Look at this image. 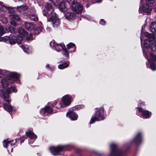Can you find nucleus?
Wrapping results in <instances>:
<instances>
[{"instance_id":"f257e3e1","label":"nucleus","mask_w":156,"mask_h":156,"mask_svg":"<svg viewBox=\"0 0 156 156\" xmlns=\"http://www.w3.org/2000/svg\"><path fill=\"white\" fill-rule=\"evenodd\" d=\"M104 112L103 107H101L98 108L95 116L91 118L90 122V124L93 123L96 121H101L104 119Z\"/></svg>"},{"instance_id":"f03ea898","label":"nucleus","mask_w":156,"mask_h":156,"mask_svg":"<svg viewBox=\"0 0 156 156\" xmlns=\"http://www.w3.org/2000/svg\"><path fill=\"white\" fill-rule=\"evenodd\" d=\"M51 12H48V16L46 17L48 21L52 22V26L54 27H57L60 24L59 20L57 17L55 13H53L52 14L49 15Z\"/></svg>"},{"instance_id":"7ed1b4c3","label":"nucleus","mask_w":156,"mask_h":156,"mask_svg":"<svg viewBox=\"0 0 156 156\" xmlns=\"http://www.w3.org/2000/svg\"><path fill=\"white\" fill-rule=\"evenodd\" d=\"M144 47L146 48H150L154 51H156V44L153 38L145 39Z\"/></svg>"},{"instance_id":"20e7f679","label":"nucleus","mask_w":156,"mask_h":156,"mask_svg":"<svg viewBox=\"0 0 156 156\" xmlns=\"http://www.w3.org/2000/svg\"><path fill=\"white\" fill-rule=\"evenodd\" d=\"M111 154L110 156H122L124 153L120 152L118 149L117 146L115 144H112L110 146Z\"/></svg>"},{"instance_id":"39448f33","label":"nucleus","mask_w":156,"mask_h":156,"mask_svg":"<svg viewBox=\"0 0 156 156\" xmlns=\"http://www.w3.org/2000/svg\"><path fill=\"white\" fill-rule=\"evenodd\" d=\"M10 19V23L12 25L15 27L17 25V23L20 21L21 19L19 15L15 13L9 15Z\"/></svg>"},{"instance_id":"423d86ee","label":"nucleus","mask_w":156,"mask_h":156,"mask_svg":"<svg viewBox=\"0 0 156 156\" xmlns=\"http://www.w3.org/2000/svg\"><path fill=\"white\" fill-rule=\"evenodd\" d=\"M72 10L76 13H80L83 10V7L81 4L79 2H76L72 5Z\"/></svg>"},{"instance_id":"0eeeda50","label":"nucleus","mask_w":156,"mask_h":156,"mask_svg":"<svg viewBox=\"0 0 156 156\" xmlns=\"http://www.w3.org/2000/svg\"><path fill=\"white\" fill-rule=\"evenodd\" d=\"M50 45L51 47L54 48L58 52L60 51L61 49L63 48V47H65L64 45L57 44L54 40H52L50 42Z\"/></svg>"},{"instance_id":"6e6552de","label":"nucleus","mask_w":156,"mask_h":156,"mask_svg":"<svg viewBox=\"0 0 156 156\" xmlns=\"http://www.w3.org/2000/svg\"><path fill=\"white\" fill-rule=\"evenodd\" d=\"M45 7L46 9V10H44L43 12L44 16H46V17L48 16V12H51L49 14V15H50L52 14L53 13H55L53 12V8L52 7L51 5L48 3L46 4Z\"/></svg>"},{"instance_id":"1a4fd4ad","label":"nucleus","mask_w":156,"mask_h":156,"mask_svg":"<svg viewBox=\"0 0 156 156\" xmlns=\"http://www.w3.org/2000/svg\"><path fill=\"white\" fill-rule=\"evenodd\" d=\"M23 40V38L22 36H17V37L13 36L11 38H10L9 43L11 44H13L17 42L18 44H20Z\"/></svg>"},{"instance_id":"9d476101","label":"nucleus","mask_w":156,"mask_h":156,"mask_svg":"<svg viewBox=\"0 0 156 156\" xmlns=\"http://www.w3.org/2000/svg\"><path fill=\"white\" fill-rule=\"evenodd\" d=\"M72 108H70L66 114V116H69V117L72 120H76L77 119V114L73 111Z\"/></svg>"},{"instance_id":"9b49d317","label":"nucleus","mask_w":156,"mask_h":156,"mask_svg":"<svg viewBox=\"0 0 156 156\" xmlns=\"http://www.w3.org/2000/svg\"><path fill=\"white\" fill-rule=\"evenodd\" d=\"M52 112V108L50 106H46L40 110L41 113L43 116H45L49 113H51Z\"/></svg>"},{"instance_id":"f8f14e48","label":"nucleus","mask_w":156,"mask_h":156,"mask_svg":"<svg viewBox=\"0 0 156 156\" xmlns=\"http://www.w3.org/2000/svg\"><path fill=\"white\" fill-rule=\"evenodd\" d=\"M63 147H55L54 146H52L49 148V150L51 153L54 155H56V153L61 151Z\"/></svg>"},{"instance_id":"ddd939ff","label":"nucleus","mask_w":156,"mask_h":156,"mask_svg":"<svg viewBox=\"0 0 156 156\" xmlns=\"http://www.w3.org/2000/svg\"><path fill=\"white\" fill-rule=\"evenodd\" d=\"M71 100V98L68 95L64 96L62 98L63 104L65 106H68L70 104Z\"/></svg>"},{"instance_id":"4468645a","label":"nucleus","mask_w":156,"mask_h":156,"mask_svg":"<svg viewBox=\"0 0 156 156\" xmlns=\"http://www.w3.org/2000/svg\"><path fill=\"white\" fill-rule=\"evenodd\" d=\"M138 111L142 112V115L143 117L145 118H147L151 116V113L148 111L143 110L141 108H138Z\"/></svg>"},{"instance_id":"2eb2a0df","label":"nucleus","mask_w":156,"mask_h":156,"mask_svg":"<svg viewBox=\"0 0 156 156\" xmlns=\"http://www.w3.org/2000/svg\"><path fill=\"white\" fill-rule=\"evenodd\" d=\"M30 13L29 15L30 19L32 21H37L38 20L37 15L35 13V11L34 10H30Z\"/></svg>"},{"instance_id":"dca6fc26","label":"nucleus","mask_w":156,"mask_h":156,"mask_svg":"<svg viewBox=\"0 0 156 156\" xmlns=\"http://www.w3.org/2000/svg\"><path fill=\"white\" fill-rule=\"evenodd\" d=\"M152 6L147 3L143 5L142 8V9L144 12L147 13V14L150 13L152 10Z\"/></svg>"},{"instance_id":"f3484780","label":"nucleus","mask_w":156,"mask_h":156,"mask_svg":"<svg viewBox=\"0 0 156 156\" xmlns=\"http://www.w3.org/2000/svg\"><path fill=\"white\" fill-rule=\"evenodd\" d=\"M24 26L25 28L28 31H30L33 30L35 28L34 24L30 23L24 22Z\"/></svg>"},{"instance_id":"a211bd4d","label":"nucleus","mask_w":156,"mask_h":156,"mask_svg":"<svg viewBox=\"0 0 156 156\" xmlns=\"http://www.w3.org/2000/svg\"><path fill=\"white\" fill-rule=\"evenodd\" d=\"M141 134L140 133H139L134 138L133 141L136 144H138L141 143Z\"/></svg>"},{"instance_id":"6ab92c4d","label":"nucleus","mask_w":156,"mask_h":156,"mask_svg":"<svg viewBox=\"0 0 156 156\" xmlns=\"http://www.w3.org/2000/svg\"><path fill=\"white\" fill-rule=\"evenodd\" d=\"M75 14L72 12H68L65 14V17L68 20L72 19L75 17Z\"/></svg>"},{"instance_id":"aec40b11","label":"nucleus","mask_w":156,"mask_h":156,"mask_svg":"<svg viewBox=\"0 0 156 156\" xmlns=\"http://www.w3.org/2000/svg\"><path fill=\"white\" fill-rule=\"evenodd\" d=\"M20 76V75L16 73H12L10 74L9 80L13 79H17Z\"/></svg>"},{"instance_id":"412c9836","label":"nucleus","mask_w":156,"mask_h":156,"mask_svg":"<svg viewBox=\"0 0 156 156\" xmlns=\"http://www.w3.org/2000/svg\"><path fill=\"white\" fill-rule=\"evenodd\" d=\"M26 134L27 136H29L30 139H35L37 138V135L31 131L27 132Z\"/></svg>"},{"instance_id":"4be33fe9","label":"nucleus","mask_w":156,"mask_h":156,"mask_svg":"<svg viewBox=\"0 0 156 156\" xmlns=\"http://www.w3.org/2000/svg\"><path fill=\"white\" fill-rule=\"evenodd\" d=\"M58 8L62 12H65L67 10V8L64 3L62 2H60L58 6Z\"/></svg>"},{"instance_id":"5701e85b","label":"nucleus","mask_w":156,"mask_h":156,"mask_svg":"<svg viewBox=\"0 0 156 156\" xmlns=\"http://www.w3.org/2000/svg\"><path fill=\"white\" fill-rule=\"evenodd\" d=\"M17 91V90L16 89V87L12 86L9 88H7L5 92L9 94L12 92L16 93V92Z\"/></svg>"},{"instance_id":"b1692460","label":"nucleus","mask_w":156,"mask_h":156,"mask_svg":"<svg viewBox=\"0 0 156 156\" xmlns=\"http://www.w3.org/2000/svg\"><path fill=\"white\" fill-rule=\"evenodd\" d=\"M17 9L20 12L24 11L28 9V7L25 5H23L20 6H18L16 7Z\"/></svg>"},{"instance_id":"393cba45","label":"nucleus","mask_w":156,"mask_h":156,"mask_svg":"<svg viewBox=\"0 0 156 156\" xmlns=\"http://www.w3.org/2000/svg\"><path fill=\"white\" fill-rule=\"evenodd\" d=\"M19 34L20 35V36H22L23 37V36H26L27 34V33L24 30V29L20 28L18 31Z\"/></svg>"},{"instance_id":"a878e982","label":"nucleus","mask_w":156,"mask_h":156,"mask_svg":"<svg viewBox=\"0 0 156 156\" xmlns=\"http://www.w3.org/2000/svg\"><path fill=\"white\" fill-rule=\"evenodd\" d=\"M4 108L8 112H11L12 110V106L6 104H3Z\"/></svg>"},{"instance_id":"bb28decb","label":"nucleus","mask_w":156,"mask_h":156,"mask_svg":"<svg viewBox=\"0 0 156 156\" xmlns=\"http://www.w3.org/2000/svg\"><path fill=\"white\" fill-rule=\"evenodd\" d=\"M150 31L152 32H154L156 31V23H152L149 28Z\"/></svg>"},{"instance_id":"cd10ccee","label":"nucleus","mask_w":156,"mask_h":156,"mask_svg":"<svg viewBox=\"0 0 156 156\" xmlns=\"http://www.w3.org/2000/svg\"><path fill=\"white\" fill-rule=\"evenodd\" d=\"M44 29L41 27H38L33 30L34 33L35 34H39V33L43 31Z\"/></svg>"},{"instance_id":"c85d7f7f","label":"nucleus","mask_w":156,"mask_h":156,"mask_svg":"<svg viewBox=\"0 0 156 156\" xmlns=\"http://www.w3.org/2000/svg\"><path fill=\"white\" fill-rule=\"evenodd\" d=\"M69 62H65L58 66V68L60 69H63L68 67L69 65Z\"/></svg>"},{"instance_id":"c756f323","label":"nucleus","mask_w":156,"mask_h":156,"mask_svg":"<svg viewBox=\"0 0 156 156\" xmlns=\"http://www.w3.org/2000/svg\"><path fill=\"white\" fill-rule=\"evenodd\" d=\"M3 95L5 100L8 103H10L11 101V100L9 98L8 94L5 92L3 93Z\"/></svg>"},{"instance_id":"7c9ffc66","label":"nucleus","mask_w":156,"mask_h":156,"mask_svg":"<svg viewBox=\"0 0 156 156\" xmlns=\"http://www.w3.org/2000/svg\"><path fill=\"white\" fill-rule=\"evenodd\" d=\"M1 82L3 86L4 87H6L9 83L8 80L7 79L2 80Z\"/></svg>"},{"instance_id":"2f4dec72","label":"nucleus","mask_w":156,"mask_h":156,"mask_svg":"<svg viewBox=\"0 0 156 156\" xmlns=\"http://www.w3.org/2000/svg\"><path fill=\"white\" fill-rule=\"evenodd\" d=\"M67 47L68 49H69L71 48H73L74 49L73 51H76V48L75 45L73 43H69L68 44Z\"/></svg>"},{"instance_id":"473e14b6","label":"nucleus","mask_w":156,"mask_h":156,"mask_svg":"<svg viewBox=\"0 0 156 156\" xmlns=\"http://www.w3.org/2000/svg\"><path fill=\"white\" fill-rule=\"evenodd\" d=\"M10 37L9 36H4L0 38V41H3L5 42L9 40H10Z\"/></svg>"},{"instance_id":"72a5a7b5","label":"nucleus","mask_w":156,"mask_h":156,"mask_svg":"<svg viewBox=\"0 0 156 156\" xmlns=\"http://www.w3.org/2000/svg\"><path fill=\"white\" fill-rule=\"evenodd\" d=\"M12 141H9L8 139H7L3 141V145L5 147H7V145L10 143L12 142Z\"/></svg>"},{"instance_id":"f704fd0d","label":"nucleus","mask_w":156,"mask_h":156,"mask_svg":"<svg viewBox=\"0 0 156 156\" xmlns=\"http://www.w3.org/2000/svg\"><path fill=\"white\" fill-rule=\"evenodd\" d=\"M65 47H63V48H62L63 50V51L62 52V54L65 56H68L69 55V53L67 51L66 49L65 48Z\"/></svg>"},{"instance_id":"c9c22d12","label":"nucleus","mask_w":156,"mask_h":156,"mask_svg":"<svg viewBox=\"0 0 156 156\" xmlns=\"http://www.w3.org/2000/svg\"><path fill=\"white\" fill-rule=\"evenodd\" d=\"M144 35L145 36H146L148 38L147 39H152L153 38V34H149L147 32H146L145 33Z\"/></svg>"},{"instance_id":"e433bc0d","label":"nucleus","mask_w":156,"mask_h":156,"mask_svg":"<svg viewBox=\"0 0 156 156\" xmlns=\"http://www.w3.org/2000/svg\"><path fill=\"white\" fill-rule=\"evenodd\" d=\"M5 12L2 7H0V16L3 17L5 16Z\"/></svg>"},{"instance_id":"4c0bfd02","label":"nucleus","mask_w":156,"mask_h":156,"mask_svg":"<svg viewBox=\"0 0 156 156\" xmlns=\"http://www.w3.org/2000/svg\"><path fill=\"white\" fill-rule=\"evenodd\" d=\"M84 107V106L83 105H78L75 106V107H73L72 108V109L73 110H77L79 109H80L81 108H83Z\"/></svg>"},{"instance_id":"58836bf2","label":"nucleus","mask_w":156,"mask_h":156,"mask_svg":"<svg viewBox=\"0 0 156 156\" xmlns=\"http://www.w3.org/2000/svg\"><path fill=\"white\" fill-rule=\"evenodd\" d=\"M6 9H7L9 12L11 13V14H14V11L13 8H11L8 7H7Z\"/></svg>"},{"instance_id":"ea45409f","label":"nucleus","mask_w":156,"mask_h":156,"mask_svg":"<svg viewBox=\"0 0 156 156\" xmlns=\"http://www.w3.org/2000/svg\"><path fill=\"white\" fill-rule=\"evenodd\" d=\"M22 48L24 52L28 53H29L30 51H29V49L27 47V46H22Z\"/></svg>"},{"instance_id":"a19ab883","label":"nucleus","mask_w":156,"mask_h":156,"mask_svg":"<svg viewBox=\"0 0 156 156\" xmlns=\"http://www.w3.org/2000/svg\"><path fill=\"white\" fill-rule=\"evenodd\" d=\"M154 0H146V3L150 5L151 6H152Z\"/></svg>"},{"instance_id":"79ce46f5","label":"nucleus","mask_w":156,"mask_h":156,"mask_svg":"<svg viewBox=\"0 0 156 156\" xmlns=\"http://www.w3.org/2000/svg\"><path fill=\"white\" fill-rule=\"evenodd\" d=\"M5 33L3 27L0 25V35L4 34Z\"/></svg>"},{"instance_id":"37998d69","label":"nucleus","mask_w":156,"mask_h":156,"mask_svg":"<svg viewBox=\"0 0 156 156\" xmlns=\"http://www.w3.org/2000/svg\"><path fill=\"white\" fill-rule=\"evenodd\" d=\"M8 29L9 31L12 33L14 32L15 31V29L12 27H9Z\"/></svg>"},{"instance_id":"c03bdc74","label":"nucleus","mask_w":156,"mask_h":156,"mask_svg":"<svg viewBox=\"0 0 156 156\" xmlns=\"http://www.w3.org/2000/svg\"><path fill=\"white\" fill-rule=\"evenodd\" d=\"M67 2L69 4H72V5L75 3L76 0H66Z\"/></svg>"},{"instance_id":"a18cd8bd","label":"nucleus","mask_w":156,"mask_h":156,"mask_svg":"<svg viewBox=\"0 0 156 156\" xmlns=\"http://www.w3.org/2000/svg\"><path fill=\"white\" fill-rule=\"evenodd\" d=\"M150 68L151 69H152L153 70H155L156 68L155 67V64L154 63H152L151 64V66H150Z\"/></svg>"},{"instance_id":"49530a36","label":"nucleus","mask_w":156,"mask_h":156,"mask_svg":"<svg viewBox=\"0 0 156 156\" xmlns=\"http://www.w3.org/2000/svg\"><path fill=\"white\" fill-rule=\"evenodd\" d=\"M3 18V19L2 20V21H3V23H6L7 22V18L5 17L4 16L3 17H2Z\"/></svg>"},{"instance_id":"de8ad7c7","label":"nucleus","mask_w":156,"mask_h":156,"mask_svg":"<svg viewBox=\"0 0 156 156\" xmlns=\"http://www.w3.org/2000/svg\"><path fill=\"white\" fill-rule=\"evenodd\" d=\"M4 71L0 70V78H2L4 76V74L3 73H4Z\"/></svg>"},{"instance_id":"09e8293b","label":"nucleus","mask_w":156,"mask_h":156,"mask_svg":"<svg viewBox=\"0 0 156 156\" xmlns=\"http://www.w3.org/2000/svg\"><path fill=\"white\" fill-rule=\"evenodd\" d=\"M27 40H32L33 39V37H32V35L31 34H30V36L27 37Z\"/></svg>"},{"instance_id":"8fccbe9b","label":"nucleus","mask_w":156,"mask_h":156,"mask_svg":"<svg viewBox=\"0 0 156 156\" xmlns=\"http://www.w3.org/2000/svg\"><path fill=\"white\" fill-rule=\"evenodd\" d=\"M100 23L101 24L104 25L105 24V21L103 19H101L100 21Z\"/></svg>"},{"instance_id":"3c124183","label":"nucleus","mask_w":156,"mask_h":156,"mask_svg":"<svg viewBox=\"0 0 156 156\" xmlns=\"http://www.w3.org/2000/svg\"><path fill=\"white\" fill-rule=\"evenodd\" d=\"M3 3L2 2H0V5L2 6V7H4L5 8H6L7 7V6L3 5Z\"/></svg>"},{"instance_id":"603ef678","label":"nucleus","mask_w":156,"mask_h":156,"mask_svg":"<svg viewBox=\"0 0 156 156\" xmlns=\"http://www.w3.org/2000/svg\"><path fill=\"white\" fill-rule=\"evenodd\" d=\"M57 103V101H55L53 102V104H52V106H55V105Z\"/></svg>"},{"instance_id":"864d4df0","label":"nucleus","mask_w":156,"mask_h":156,"mask_svg":"<svg viewBox=\"0 0 156 156\" xmlns=\"http://www.w3.org/2000/svg\"><path fill=\"white\" fill-rule=\"evenodd\" d=\"M58 105H59L58 106H56L55 107L56 108H57L58 109H59L62 106L60 103H58Z\"/></svg>"},{"instance_id":"5fc2aeb1","label":"nucleus","mask_w":156,"mask_h":156,"mask_svg":"<svg viewBox=\"0 0 156 156\" xmlns=\"http://www.w3.org/2000/svg\"><path fill=\"white\" fill-rule=\"evenodd\" d=\"M47 30L48 31H50L51 30V28L49 27H47L46 28Z\"/></svg>"},{"instance_id":"6e6d98bb","label":"nucleus","mask_w":156,"mask_h":156,"mask_svg":"<svg viewBox=\"0 0 156 156\" xmlns=\"http://www.w3.org/2000/svg\"><path fill=\"white\" fill-rule=\"evenodd\" d=\"M19 1L23 2H26V0H19Z\"/></svg>"},{"instance_id":"4d7b16f0","label":"nucleus","mask_w":156,"mask_h":156,"mask_svg":"<svg viewBox=\"0 0 156 156\" xmlns=\"http://www.w3.org/2000/svg\"><path fill=\"white\" fill-rule=\"evenodd\" d=\"M49 0L50 1H52L53 2H55L54 0ZM59 1H60V0H56V1L57 2H58Z\"/></svg>"},{"instance_id":"13d9d810","label":"nucleus","mask_w":156,"mask_h":156,"mask_svg":"<svg viewBox=\"0 0 156 156\" xmlns=\"http://www.w3.org/2000/svg\"><path fill=\"white\" fill-rule=\"evenodd\" d=\"M46 67L47 68H48V69H49L50 68V66H49V65H48V64L46 66Z\"/></svg>"},{"instance_id":"bf43d9fd","label":"nucleus","mask_w":156,"mask_h":156,"mask_svg":"<svg viewBox=\"0 0 156 156\" xmlns=\"http://www.w3.org/2000/svg\"><path fill=\"white\" fill-rule=\"evenodd\" d=\"M24 141V139H22L20 141V143H22Z\"/></svg>"},{"instance_id":"052dcab7","label":"nucleus","mask_w":156,"mask_h":156,"mask_svg":"<svg viewBox=\"0 0 156 156\" xmlns=\"http://www.w3.org/2000/svg\"><path fill=\"white\" fill-rule=\"evenodd\" d=\"M154 37V38L156 39V33L155 34V35L153 37Z\"/></svg>"},{"instance_id":"680f3d73","label":"nucleus","mask_w":156,"mask_h":156,"mask_svg":"<svg viewBox=\"0 0 156 156\" xmlns=\"http://www.w3.org/2000/svg\"><path fill=\"white\" fill-rule=\"evenodd\" d=\"M16 142V140H15V142H14V143H13V144H15V143Z\"/></svg>"},{"instance_id":"e2e57ef3","label":"nucleus","mask_w":156,"mask_h":156,"mask_svg":"<svg viewBox=\"0 0 156 156\" xmlns=\"http://www.w3.org/2000/svg\"><path fill=\"white\" fill-rule=\"evenodd\" d=\"M12 149H13L12 148V150H11V151H12Z\"/></svg>"},{"instance_id":"0e129e2a","label":"nucleus","mask_w":156,"mask_h":156,"mask_svg":"<svg viewBox=\"0 0 156 156\" xmlns=\"http://www.w3.org/2000/svg\"><path fill=\"white\" fill-rule=\"evenodd\" d=\"M147 59V60H148V61H149V59Z\"/></svg>"}]
</instances>
